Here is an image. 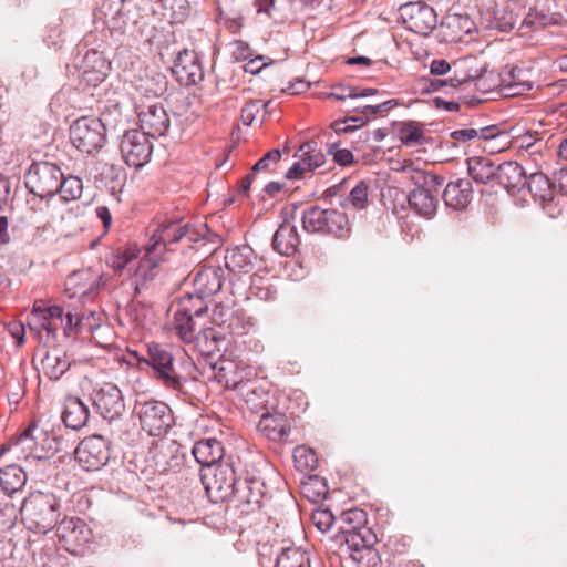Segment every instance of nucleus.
<instances>
[{
	"mask_svg": "<svg viewBox=\"0 0 567 567\" xmlns=\"http://www.w3.org/2000/svg\"><path fill=\"white\" fill-rule=\"evenodd\" d=\"M94 317V311L85 317L84 313L73 312L71 309L56 305L47 308L34 305L28 324L30 330L37 332L40 340L48 344L55 341L59 328L63 329L65 337L78 334L85 329L92 330L93 324L86 323V321Z\"/></svg>",
	"mask_w": 567,
	"mask_h": 567,
	"instance_id": "f257e3e1",
	"label": "nucleus"
},
{
	"mask_svg": "<svg viewBox=\"0 0 567 567\" xmlns=\"http://www.w3.org/2000/svg\"><path fill=\"white\" fill-rule=\"evenodd\" d=\"M268 468L261 455H251L244 461L231 501L241 514L255 513L270 499L271 495L265 477Z\"/></svg>",
	"mask_w": 567,
	"mask_h": 567,
	"instance_id": "f03ea898",
	"label": "nucleus"
},
{
	"mask_svg": "<svg viewBox=\"0 0 567 567\" xmlns=\"http://www.w3.org/2000/svg\"><path fill=\"white\" fill-rule=\"evenodd\" d=\"M212 322L219 331L214 328H203L199 331V338L212 340L207 352H213L226 336H245L255 326L254 319L247 316L244 309L236 307L233 299L216 303L212 312Z\"/></svg>",
	"mask_w": 567,
	"mask_h": 567,
	"instance_id": "7ed1b4c3",
	"label": "nucleus"
},
{
	"mask_svg": "<svg viewBox=\"0 0 567 567\" xmlns=\"http://www.w3.org/2000/svg\"><path fill=\"white\" fill-rule=\"evenodd\" d=\"M61 504L52 493H30L20 508L23 524L35 533L47 534L55 527L61 515Z\"/></svg>",
	"mask_w": 567,
	"mask_h": 567,
	"instance_id": "20e7f679",
	"label": "nucleus"
},
{
	"mask_svg": "<svg viewBox=\"0 0 567 567\" xmlns=\"http://www.w3.org/2000/svg\"><path fill=\"white\" fill-rule=\"evenodd\" d=\"M140 364H146L152 369V377L166 389L179 391L183 386V377L179 374L175 358L165 344L151 343L147 346V354L137 358Z\"/></svg>",
	"mask_w": 567,
	"mask_h": 567,
	"instance_id": "39448f33",
	"label": "nucleus"
},
{
	"mask_svg": "<svg viewBox=\"0 0 567 567\" xmlns=\"http://www.w3.org/2000/svg\"><path fill=\"white\" fill-rule=\"evenodd\" d=\"M7 444L17 458L44 460L49 458L50 454L55 451V439L49 436L45 431L39 429L34 423H31Z\"/></svg>",
	"mask_w": 567,
	"mask_h": 567,
	"instance_id": "423d86ee",
	"label": "nucleus"
},
{
	"mask_svg": "<svg viewBox=\"0 0 567 567\" xmlns=\"http://www.w3.org/2000/svg\"><path fill=\"white\" fill-rule=\"evenodd\" d=\"M239 474L228 463L200 470V481L207 496L214 502L233 501Z\"/></svg>",
	"mask_w": 567,
	"mask_h": 567,
	"instance_id": "0eeeda50",
	"label": "nucleus"
},
{
	"mask_svg": "<svg viewBox=\"0 0 567 567\" xmlns=\"http://www.w3.org/2000/svg\"><path fill=\"white\" fill-rule=\"evenodd\" d=\"M183 238L189 241L196 240V233L193 227L181 220H167L158 225L152 235L150 243L145 246V257L155 266L156 259L173 244Z\"/></svg>",
	"mask_w": 567,
	"mask_h": 567,
	"instance_id": "6e6552de",
	"label": "nucleus"
},
{
	"mask_svg": "<svg viewBox=\"0 0 567 567\" xmlns=\"http://www.w3.org/2000/svg\"><path fill=\"white\" fill-rule=\"evenodd\" d=\"M135 412L138 416L142 430L151 436L159 437L165 435L174 424L171 408L162 401H137Z\"/></svg>",
	"mask_w": 567,
	"mask_h": 567,
	"instance_id": "1a4fd4ad",
	"label": "nucleus"
},
{
	"mask_svg": "<svg viewBox=\"0 0 567 567\" xmlns=\"http://www.w3.org/2000/svg\"><path fill=\"white\" fill-rule=\"evenodd\" d=\"M71 143L81 152L92 154L106 142V128L97 117L82 116L70 126Z\"/></svg>",
	"mask_w": 567,
	"mask_h": 567,
	"instance_id": "9d476101",
	"label": "nucleus"
},
{
	"mask_svg": "<svg viewBox=\"0 0 567 567\" xmlns=\"http://www.w3.org/2000/svg\"><path fill=\"white\" fill-rule=\"evenodd\" d=\"M62 174L61 168L54 163L35 162L25 175V186L41 198L52 197L58 194Z\"/></svg>",
	"mask_w": 567,
	"mask_h": 567,
	"instance_id": "9b49d317",
	"label": "nucleus"
},
{
	"mask_svg": "<svg viewBox=\"0 0 567 567\" xmlns=\"http://www.w3.org/2000/svg\"><path fill=\"white\" fill-rule=\"evenodd\" d=\"M207 305L200 299L182 298L174 313V329L185 343H190L199 338L197 333V319L207 313Z\"/></svg>",
	"mask_w": 567,
	"mask_h": 567,
	"instance_id": "f8f14e48",
	"label": "nucleus"
},
{
	"mask_svg": "<svg viewBox=\"0 0 567 567\" xmlns=\"http://www.w3.org/2000/svg\"><path fill=\"white\" fill-rule=\"evenodd\" d=\"M399 12L404 28L420 35H429L437 24L435 10L423 1L405 3Z\"/></svg>",
	"mask_w": 567,
	"mask_h": 567,
	"instance_id": "ddd939ff",
	"label": "nucleus"
},
{
	"mask_svg": "<svg viewBox=\"0 0 567 567\" xmlns=\"http://www.w3.org/2000/svg\"><path fill=\"white\" fill-rule=\"evenodd\" d=\"M120 151L125 163L135 168L150 162L153 144L148 135L138 130L126 131L120 141Z\"/></svg>",
	"mask_w": 567,
	"mask_h": 567,
	"instance_id": "4468645a",
	"label": "nucleus"
},
{
	"mask_svg": "<svg viewBox=\"0 0 567 567\" xmlns=\"http://www.w3.org/2000/svg\"><path fill=\"white\" fill-rule=\"evenodd\" d=\"M106 281V275L96 274L91 268L75 270L65 280V292L69 298L89 300L97 293Z\"/></svg>",
	"mask_w": 567,
	"mask_h": 567,
	"instance_id": "2eb2a0df",
	"label": "nucleus"
},
{
	"mask_svg": "<svg viewBox=\"0 0 567 567\" xmlns=\"http://www.w3.org/2000/svg\"><path fill=\"white\" fill-rule=\"evenodd\" d=\"M513 4L511 0H480L477 8L488 28L505 32L512 30L517 22Z\"/></svg>",
	"mask_w": 567,
	"mask_h": 567,
	"instance_id": "dca6fc26",
	"label": "nucleus"
},
{
	"mask_svg": "<svg viewBox=\"0 0 567 567\" xmlns=\"http://www.w3.org/2000/svg\"><path fill=\"white\" fill-rule=\"evenodd\" d=\"M75 460L85 471H97L110 460L109 442L101 435H91L75 449Z\"/></svg>",
	"mask_w": 567,
	"mask_h": 567,
	"instance_id": "f3484780",
	"label": "nucleus"
},
{
	"mask_svg": "<svg viewBox=\"0 0 567 567\" xmlns=\"http://www.w3.org/2000/svg\"><path fill=\"white\" fill-rule=\"evenodd\" d=\"M93 405L101 416L107 421L122 417L125 402L120 388L113 383H105L93 394Z\"/></svg>",
	"mask_w": 567,
	"mask_h": 567,
	"instance_id": "a211bd4d",
	"label": "nucleus"
},
{
	"mask_svg": "<svg viewBox=\"0 0 567 567\" xmlns=\"http://www.w3.org/2000/svg\"><path fill=\"white\" fill-rule=\"evenodd\" d=\"M343 539L351 550V557L353 560L361 563L364 558L368 561H373L377 558V551L373 546L377 544L378 538L375 533L367 527H360L351 530H344Z\"/></svg>",
	"mask_w": 567,
	"mask_h": 567,
	"instance_id": "6ab92c4d",
	"label": "nucleus"
},
{
	"mask_svg": "<svg viewBox=\"0 0 567 567\" xmlns=\"http://www.w3.org/2000/svg\"><path fill=\"white\" fill-rule=\"evenodd\" d=\"M56 535L70 553H78L90 540V529L80 518H64L56 523Z\"/></svg>",
	"mask_w": 567,
	"mask_h": 567,
	"instance_id": "aec40b11",
	"label": "nucleus"
},
{
	"mask_svg": "<svg viewBox=\"0 0 567 567\" xmlns=\"http://www.w3.org/2000/svg\"><path fill=\"white\" fill-rule=\"evenodd\" d=\"M137 115L142 132L148 136L161 137L169 130L171 118L162 103L148 104Z\"/></svg>",
	"mask_w": 567,
	"mask_h": 567,
	"instance_id": "412c9836",
	"label": "nucleus"
},
{
	"mask_svg": "<svg viewBox=\"0 0 567 567\" xmlns=\"http://www.w3.org/2000/svg\"><path fill=\"white\" fill-rule=\"evenodd\" d=\"M172 72L185 86L196 85L204 80L202 63L194 51L183 50L174 61Z\"/></svg>",
	"mask_w": 567,
	"mask_h": 567,
	"instance_id": "4be33fe9",
	"label": "nucleus"
},
{
	"mask_svg": "<svg viewBox=\"0 0 567 567\" xmlns=\"http://www.w3.org/2000/svg\"><path fill=\"white\" fill-rule=\"evenodd\" d=\"M224 270L220 267H203L200 268L194 279L195 293H188L184 298L200 299L212 297L217 293L223 287Z\"/></svg>",
	"mask_w": 567,
	"mask_h": 567,
	"instance_id": "5701e85b",
	"label": "nucleus"
},
{
	"mask_svg": "<svg viewBox=\"0 0 567 567\" xmlns=\"http://www.w3.org/2000/svg\"><path fill=\"white\" fill-rule=\"evenodd\" d=\"M224 259L229 272L246 275L254 270L257 256L251 247L241 245L227 249Z\"/></svg>",
	"mask_w": 567,
	"mask_h": 567,
	"instance_id": "b1692460",
	"label": "nucleus"
},
{
	"mask_svg": "<svg viewBox=\"0 0 567 567\" xmlns=\"http://www.w3.org/2000/svg\"><path fill=\"white\" fill-rule=\"evenodd\" d=\"M496 182L509 194H517L526 185V173L517 162H504L497 165Z\"/></svg>",
	"mask_w": 567,
	"mask_h": 567,
	"instance_id": "393cba45",
	"label": "nucleus"
},
{
	"mask_svg": "<svg viewBox=\"0 0 567 567\" xmlns=\"http://www.w3.org/2000/svg\"><path fill=\"white\" fill-rule=\"evenodd\" d=\"M192 454L202 468H206L221 464L225 451L220 441L209 437L197 441L192 449Z\"/></svg>",
	"mask_w": 567,
	"mask_h": 567,
	"instance_id": "a878e982",
	"label": "nucleus"
},
{
	"mask_svg": "<svg viewBox=\"0 0 567 567\" xmlns=\"http://www.w3.org/2000/svg\"><path fill=\"white\" fill-rule=\"evenodd\" d=\"M62 421L66 427L79 431L90 420V409L79 396L69 395L65 398Z\"/></svg>",
	"mask_w": 567,
	"mask_h": 567,
	"instance_id": "bb28decb",
	"label": "nucleus"
},
{
	"mask_svg": "<svg viewBox=\"0 0 567 567\" xmlns=\"http://www.w3.org/2000/svg\"><path fill=\"white\" fill-rule=\"evenodd\" d=\"M442 198L445 205L453 209L466 208L473 198L472 182L465 178L450 182L444 188Z\"/></svg>",
	"mask_w": 567,
	"mask_h": 567,
	"instance_id": "cd10ccee",
	"label": "nucleus"
},
{
	"mask_svg": "<svg viewBox=\"0 0 567 567\" xmlns=\"http://www.w3.org/2000/svg\"><path fill=\"white\" fill-rule=\"evenodd\" d=\"M71 367V362L65 352L53 349L45 351L39 370L50 380H59Z\"/></svg>",
	"mask_w": 567,
	"mask_h": 567,
	"instance_id": "c85d7f7f",
	"label": "nucleus"
},
{
	"mask_svg": "<svg viewBox=\"0 0 567 567\" xmlns=\"http://www.w3.org/2000/svg\"><path fill=\"white\" fill-rule=\"evenodd\" d=\"M300 244L299 234L295 225L285 221L276 230L272 238V247L284 256H291Z\"/></svg>",
	"mask_w": 567,
	"mask_h": 567,
	"instance_id": "c756f323",
	"label": "nucleus"
},
{
	"mask_svg": "<svg viewBox=\"0 0 567 567\" xmlns=\"http://www.w3.org/2000/svg\"><path fill=\"white\" fill-rule=\"evenodd\" d=\"M442 28L445 29L449 41L457 42L475 29V23L467 14L449 13L442 22Z\"/></svg>",
	"mask_w": 567,
	"mask_h": 567,
	"instance_id": "7c9ffc66",
	"label": "nucleus"
},
{
	"mask_svg": "<svg viewBox=\"0 0 567 567\" xmlns=\"http://www.w3.org/2000/svg\"><path fill=\"white\" fill-rule=\"evenodd\" d=\"M529 193L540 203H549L556 196V184L543 172L533 173L526 181Z\"/></svg>",
	"mask_w": 567,
	"mask_h": 567,
	"instance_id": "2f4dec72",
	"label": "nucleus"
},
{
	"mask_svg": "<svg viewBox=\"0 0 567 567\" xmlns=\"http://www.w3.org/2000/svg\"><path fill=\"white\" fill-rule=\"evenodd\" d=\"M467 169L470 176L476 183L487 184L496 181L497 165L486 156H473L467 158Z\"/></svg>",
	"mask_w": 567,
	"mask_h": 567,
	"instance_id": "473e14b6",
	"label": "nucleus"
},
{
	"mask_svg": "<svg viewBox=\"0 0 567 567\" xmlns=\"http://www.w3.org/2000/svg\"><path fill=\"white\" fill-rule=\"evenodd\" d=\"M258 430L274 442L282 441L289 432L287 420L281 414H262L258 423Z\"/></svg>",
	"mask_w": 567,
	"mask_h": 567,
	"instance_id": "72a5a7b5",
	"label": "nucleus"
},
{
	"mask_svg": "<svg viewBox=\"0 0 567 567\" xmlns=\"http://www.w3.org/2000/svg\"><path fill=\"white\" fill-rule=\"evenodd\" d=\"M483 68L476 70L474 73L466 72L462 75H458L456 72L454 76L449 79H429L426 80V86L424 87L425 92H437L444 91L446 94L451 93L453 90L464 85L468 82H472L476 78L482 75Z\"/></svg>",
	"mask_w": 567,
	"mask_h": 567,
	"instance_id": "f704fd0d",
	"label": "nucleus"
},
{
	"mask_svg": "<svg viewBox=\"0 0 567 567\" xmlns=\"http://www.w3.org/2000/svg\"><path fill=\"white\" fill-rule=\"evenodd\" d=\"M410 207L420 216L431 219L435 216L439 205L437 195L412 189L408 196Z\"/></svg>",
	"mask_w": 567,
	"mask_h": 567,
	"instance_id": "c9c22d12",
	"label": "nucleus"
},
{
	"mask_svg": "<svg viewBox=\"0 0 567 567\" xmlns=\"http://www.w3.org/2000/svg\"><path fill=\"white\" fill-rule=\"evenodd\" d=\"M409 178L414 184V189H420L434 195L440 194L444 182L443 177L420 168H411L409 171Z\"/></svg>",
	"mask_w": 567,
	"mask_h": 567,
	"instance_id": "e433bc0d",
	"label": "nucleus"
},
{
	"mask_svg": "<svg viewBox=\"0 0 567 567\" xmlns=\"http://www.w3.org/2000/svg\"><path fill=\"white\" fill-rule=\"evenodd\" d=\"M25 483L27 474L22 467L16 464H10L0 468V486L8 495L20 491Z\"/></svg>",
	"mask_w": 567,
	"mask_h": 567,
	"instance_id": "4c0bfd02",
	"label": "nucleus"
},
{
	"mask_svg": "<svg viewBox=\"0 0 567 567\" xmlns=\"http://www.w3.org/2000/svg\"><path fill=\"white\" fill-rule=\"evenodd\" d=\"M295 157L302 161L309 172L320 168L326 163L324 154L318 148V142L313 140L302 143L295 153Z\"/></svg>",
	"mask_w": 567,
	"mask_h": 567,
	"instance_id": "58836bf2",
	"label": "nucleus"
},
{
	"mask_svg": "<svg viewBox=\"0 0 567 567\" xmlns=\"http://www.w3.org/2000/svg\"><path fill=\"white\" fill-rule=\"evenodd\" d=\"M276 567H311L310 554L300 547L282 548L277 555Z\"/></svg>",
	"mask_w": 567,
	"mask_h": 567,
	"instance_id": "ea45409f",
	"label": "nucleus"
},
{
	"mask_svg": "<svg viewBox=\"0 0 567 567\" xmlns=\"http://www.w3.org/2000/svg\"><path fill=\"white\" fill-rule=\"evenodd\" d=\"M327 227L323 234L332 235L337 238H348L351 233V226L348 216L337 209H327Z\"/></svg>",
	"mask_w": 567,
	"mask_h": 567,
	"instance_id": "a19ab883",
	"label": "nucleus"
},
{
	"mask_svg": "<svg viewBox=\"0 0 567 567\" xmlns=\"http://www.w3.org/2000/svg\"><path fill=\"white\" fill-rule=\"evenodd\" d=\"M177 446L172 443H157L152 452L154 453L155 464L159 471L171 470L179 464V456L175 454Z\"/></svg>",
	"mask_w": 567,
	"mask_h": 567,
	"instance_id": "79ce46f5",
	"label": "nucleus"
},
{
	"mask_svg": "<svg viewBox=\"0 0 567 567\" xmlns=\"http://www.w3.org/2000/svg\"><path fill=\"white\" fill-rule=\"evenodd\" d=\"M327 209L319 206H311L302 213V227L307 233H323L327 227Z\"/></svg>",
	"mask_w": 567,
	"mask_h": 567,
	"instance_id": "37998d69",
	"label": "nucleus"
},
{
	"mask_svg": "<svg viewBox=\"0 0 567 567\" xmlns=\"http://www.w3.org/2000/svg\"><path fill=\"white\" fill-rule=\"evenodd\" d=\"M559 13L547 14L542 11L530 10L522 21L520 29L540 30L559 24Z\"/></svg>",
	"mask_w": 567,
	"mask_h": 567,
	"instance_id": "c03bdc74",
	"label": "nucleus"
},
{
	"mask_svg": "<svg viewBox=\"0 0 567 567\" xmlns=\"http://www.w3.org/2000/svg\"><path fill=\"white\" fill-rule=\"evenodd\" d=\"M369 203V186L364 181H360L340 202L342 208H353L357 210L365 209Z\"/></svg>",
	"mask_w": 567,
	"mask_h": 567,
	"instance_id": "a18cd8bd",
	"label": "nucleus"
},
{
	"mask_svg": "<svg viewBox=\"0 0 567 567\" xmlns=\"http://www.w3.org/2000/svg\"><path fill=\"white\" fill-rule=\"evenodd\" d=\"M499 128L497 126H485L481 128H462L451 133V137L458 142H468L475 138L480 140H492L499 135Z\"/></svg>",
	"mask_w": 567,
	"mask_h": 567,
	"instance_id": "49530a36",
	"label": "nucleus"
},
{
	"mask_svg": "<svg viewBox=\"0 0 567 567\" xmlns=\"http://www.w3.org/2000/svg\"><path fill=\"white\" fill-rule=\"evenodd\" d=\"M83 192L82 179L78 176L70 175L68 177L62 174L61 186L58 194L64 202H72L79 199Z\"/></svg>",
	"mask_w": 567,
	"mask_h": 567,
	"instance_id": "de8ad7c7",
	"label": "nucleus"
},
{
	"mask_svg": "<svg viewBox=\"0 0 567 567\" xmlns=\"http://www.w3.org/2000/svg\"><path fill=\"white\" fill-rule=\"evenodd\" d=\"M341 526L340 530L344 534V530L357 529L367 526V513L360 508H351L342 512L339 518Z\"/></svg>",
	"mask_w": 567,
	"mask_h": 567,
	"instance_id": "09e8293b",
	"label": "nucleus"
},
{
	"mask_svg": "<svg viewBox=\"0 0 567 567\" xmlns=\"http://www.w3.org/2000/svg\"><path fill=\"white\" fill-rule=\"evenodd\" d=\"M292 457L296 467L301 472L313 471L318 465L315 451L303 445L295 447Z\"/></svg>",
	"mask_w": 567,
	"mask_h": 567,
	"instance_id": "8fccbe9b",
	"label": "nucleus"
},
{
	"mask_svg": "<svg viewBox=\"0 0 567 567\" xmlns=\"http://www.w3.org/2000/svg\"><path fill=\"white\" fill-rule=\"evenodd\" d=\"M557 156L559 161L567 163V137L564 138L558 146L557 150ZM551 182H555L556 184V194L560 193L566 195L567 194V167L560 168L559 171L554 173V179Z\"/></svg>",
	"mask_w": 567,
	"mask_h": 567,
	"instance_id": "3c124183",
	"label": "nucleus"
},
{
	"mask_svg": "<svg viewBox=\"0 0 567 567\" xmlns=\"http://www.w3.org/2000/svg\"><path fill=\"white\" fill-rule=\"evenodd\" d=\"M135 257L136 251L134 248H117L107 258V265L115 271H122Z\"/></svg>",
	"mask_w": 567,
	"mask_h": 567,
	"instance_id": "603ef678",
	"label": "nucleus"
},
{
	"mask_svg": "<svg viewBox=\"0 0 567 567\" xmlns=\"http://www.w3.org/2000/svg\"><path fill=\"white\" fill-rule=\"evenodd\" d=\"M400 140L405 145L421 144L423 132L414 122H406L400 128Z\"/></svg>",
	"mask_w": 567,
	"mask_h": 567,
	"instance_id": "864d4df0",
	"label": "nucleus"
},
{
	"mask_svg": "<svg viewBox=\"0 0 567 567\" xmlns=\"http://www.w3.org/2000/svg\"><path fill=\"white\" fill-rule=\"evenodd\" d=\"M311 522L321 533H326L333 525L334 516L328 508H317L311 514Z\"/></svg>",
	"mask_w": 567,
	"mask_h": 567,
	"instance_id": "5fc2aeb1",
	"label": "nucleus"
},
{
	"mask_svg": "<svg viewBox=\"0 0 567 567\" xmlns=\"http://www.w3.org/2000/svg\"><path fill=\"white\" fill-rule=\"evenodd\" d=\"M281 152L277 148H274L267 152L254 166L252 174H257L259 172H270L272 167L280 161Z\"/></svg>",
	"mask_w": 567,
	"mask_h": 567,
	"instance_id": "6e6d98bb",
	"label": "nucleus"
},
{
	"mask_svg": "<svg viewBox=\"0 0 567 567\" xmlns=\"http://www.w3.org/2000/svg\"><path fill=\"white\" fill-rule=\"evenodd\" d=\"M268 105L264 103L261 100H252L244 105L240 112L241 121L245 125H251L255 121L256 116L260 113L262 109Z\"/></svg>",
	"mask_w": 567,
	"mask_h": 567,
	"instance_id": "4d7b16f0",
	"label": "nucleus"
},
{
	"mask_svg": "<svg viewBox=\"0 0 567 567\" xmlns=\"http://www.w3.org/2000/svg\"><path fill=\"white\" fill-rule=\"evenodd\" d=\"M328 153L333 156V162L340 166H349L354 162L352 152L347 148H338L336 143L329 144Z\"/></svg>",
	"mask_w": 567,
	"mask_h": 567,
	"instance_id": "13d9d810",
	"label": "nucleus"
},
{
	"mask_svg": "<svg viewBox=\"0 0 567 567\" xmlns=\"http://www.w3.org/2000/svg\"><path fill=\"white\" fill-rule=\"evenodd\" d=\"M357 86H338L330 94L329 97L343 101L348 97L354 99L357 97Z\"/></svg>",
	"mask_w": 567,
	"mask_h": 567,
	"instance_id": "bf43d9fd",
	"label": "nucleus"
},
{
	"mask_svg": "<svg viewBox=\"0 0 567 567\" xmlns=\"http://www.w3.org/2000/svg\"><path fill=\"white\" fill-rule=\"evenodd\" d=\"M306 164L298 158L296 163L287 171L286 178L287 179H299L302 178L306 173H309L308 169H306Z\"/></svg>",
	"mask_w": 567,
	"mask_h": 567,
	"instance_id": "052dcab7",
	"label": "nucleus"
},
{
	"mask_svg": "<svg viewBox=\"0 0 567 567\" xmlns=\"http://www.w3.org/2000/svg\"><path fill=\"white\" fill-rule=\"evenodd\" d=\"M8 331L18 342V344H22L24 341L25 328L19 321H12L8 324Z\"/></svg>",
	"mask_w": 567,
	"mask_h": 567,
	"instance_id": "680f3d73",
	"label": "nucleus"
},
{
	"mask_svg": "<svg viewBox=\"0 0 567 567\" xmlns=\"http://www.w3.org/2000/svg\"><path fill=\"white\" fill-rule=\"evenodd\" d=\"M451 70V65L445 60H433L430 65V72L433 75H444Z\"/></svg>",
	"mask_w": 567,
	"mask_h": 567,
	"instance_id": "e2e57ef3",
	"label": "nucleus"
},
{
	"mask_svg": "<svg viewBox=\"0 0 567 567\" xmlns=\"http://www.w3.org/2000/svg\"><path fill=\"white\" fill-rule=\"evenodd\" d=\"M96 216L102 221L104 227V233H106L112 224V215L110 209L106 206H99L95 209Z\"/></svg>",
	"mask_w": 567,
	"mask_h": 567,
	"instance_id": "0e129e2a",
	"label": "nucleus"
},
{
	"mask_svg": "<svg viewBox=\"0 0 567 567\" xmlns=\"http://www.w3.org/2000/svg\"><path fill=\"white\" fill-rule=\"evenodd\" d=\"M251 289L256 290L255 295L260 299H270L272 298L275 290L271 289L270 286L260 287L257 285V279L252 277Z\"/></svg>",
	"mask_w": 567,
	"mask_h": 567,
	"instance_id": "69168bd1",
	"label": "nucleus"
},
{
	"mask_svg": "<svg viewBox=\"0 0 567 567\" xmlns=\"http://www.w3.org/2000/svg\"><path fill=\"white\" fill-rule=\"evenodd\" d=\"M434 106L439 110H445L447 112H454L460 109V104L454 101H446L442 97H434L433 100Z\"/></svg>",
	"mask_w": 567,
	"mask_h": 567,
	"instance_id": "338daca9",
	"label": "nucleus"
},
{
	"mask_svg": "<svg viewBox=\"0 0 567 567\" xmlns=\"http://www.w3.org/2000/svg\"><path fill=\"white\" fill-rule=\"evenodd\" d=\"M9 221L7 216H0V244L4 245L10 241V236L8 233Z\"/></svg>",
	"mask_w": 567,
	"mask_h": 567,
	"instance_id": "774afa93",
	"label": "nucleus"
}]
</instances>
